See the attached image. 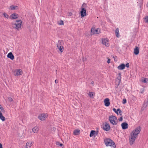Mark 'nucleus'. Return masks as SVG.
Returning a JSON list of instances; mask_svg holds the SVG:
<instances>
[{
    "instance_id": "9d476101",
    "label": "nucleus",
    "mask_w": 148,
    "mask_h": 148,
    "mask_svg": "<svg viewBox=\"0 0 148 148\" xmlns=\"http://www.w3.org/2000/svg\"><path fill=\"white\" fill-rule=\"evenodd\" d=\"M18 136L20 138L22 139L24 138L25 133L24 131H20L18 133Z\"/></svg>"
},
{
    "instance_id": "79ce46f5",
    "label": "nucleus",
    "mask_w": 148,
    "mask_h": 148,
    "mask_svg": "<svg viewBox=\"0 0 148 148\" xmlns=\"http://www.w3.org/2000/svg\"><path fill=\"white\" fill-rule=\"evenodd\" d=\"M123 117H120V118L119 119V120L120 121H122L123 120Z\"/></svg>"
},
{
    "instance_id": "b1692460",
    "label": "nucleus",
    "mask_w": 148,
    "mask_h": 148,
    "mask_svg": "<svg viewBox=\"0 0 148 148\" xmlns=\"http://www.w3.org/2000/svg\"><path fill=\"white\" fill-rule=\"evenodd\" d=\"M80 133V130H75L73 131V134L75 135H78Z\"/></svg>"
},
{
    "instance_id": "4be33fe9",
    "label": "nucleus",
    "mask_w": 148,
    "mask_h": 148,
    "mask_svg": "<svg viewBox=\"0 0 148 148\" xmlns=\"http://www.w3.org/2000/svg\"><path fill=\"white\" fill-rule=\"evenodd\" d=\"M148 104V98L147 99L146 101H145L144 104L143 105V107L142 108V109H144L146 108L147 106V105Z\"/></svg>"
},
{
    "instance_id": "f8f14e48",
    "label": "nucleus",
    "mask_w": 148,
    "mask_h": 148,
    "mask_svg": "<svg viewBox=\"0 0 148 148\" xmlns=\"http://www.w3.org/2000/svg\"><path fill=\"white\" fill-rule=\"evenodd\" d=\"M9 9L10 10H17L18 9V7L16 5H12L9 7Z\"/></svg>"
},
{
    "instance_id": "9b49d317",
    "label": "nucleus",
    "mask_w": 148,
    "mask_h": 148,
    "mask_svg": "<svg viewBox=\"0 0 148 148\" xmlns=\"http://www.w3.org/2000/svg\"><path fill=\"white\" fill-rule=\"evenodd\" d=\"M104 105L106 107L109 106L110 104V99L108 98H106L103 101Z\"/></svg>"
},
{
    "instance_id": "ea45409f",
    "label": "nucleus",
    "mask_w": 148,
    "mask_h": 148,
    "mask_svg": "<svg viewBox=\"0 0 148 148\" xmlns=\"http://www.w3.org/2000/svg\"><path fill=\"white\" fill-rule=\"evenodd\" d=\"M68 15L69 16H70L72 15V13L71 12H69L68 13Z\"/></svg>"
},
{
    "instance_id": "7ed1b4c3",
    "label": "nucleus",
    "mask_w": 148,
    "mask_h": 148,
    "mask_svg": "<svg viewBox=\"0 0 148 148\" xmlns=\"http://www.w3.org/2000/svg\"><path fill=\"white\" fill-rule=\"evenodd\" d=\"M88 5L86 3H84L81 6V10L80 12L82 18H83L86 15V9L87 8Z\"/></svg>"
},
{
    "instance_id": "4468645a",
    "label": "nucleus",
    "mask_w": 148,
    "mask_h": 148,
    "mask_svg": "<svg viewBox=\"0 0 148 148\" xmlns=\"http://www.w3.org/2000/svg\"><path fill=\"white\" fill-rule=\"evenodd\" d=\"M98 134L97 132H96L95 131L92 130L91 131L90 134V137L92 136L95 137Z\"/></svg>"
},
{
    "instance_id": "cd10ccee",
    "label": "nucleus",
    "mask_w": 148,
    "mask_h": 148,
    "mask_svg": "<svg viewBox=\"0 0 148 148\" xmlns=\"http://www.w3.org/2000/svg\"><path fill=\"white\" fill-rule=\"evenodd\" d=\"M115 33L116 34V36L119 38L120 36V35L119 33V29L118 28H117L115 30Z\"/></svg>"
},
{
    "instance_id": "49530a36",
    "label": "nucleus",
    "mask_w": 148,
    "mask_h": 148,
    "mask_svg": "<svg viewBox=\"0 0 148 148\" xmlns=\"http://www.w3.org/2000/svg\"><path fill=\"white\" fill-rule=\"evenodd\" d=\"M146 5H147V7H148V2H147V3Z\"/></svg>"
},
{
    "instance_id": "aec40b11",
    "label": "nucleus",
    "mask_w": 148,
    "mask_h": 148,
    "mask_svg": "<svg viewBox=\"0 0 148 148\" xmlns=\"http://www.w3.org/2000/svg\"><path fill=\"white\" fill-rule=\"evenodd\" d=\"M88 95L91 98H93L95 96V93L93 92H90L88 93Z\"/></svg>"
},
{
    "instance_id": "58836bf2",
    "label": "nucleus",
    "mask_w": 148,
    "mask_h": 148,
    "mask_svg": "<svg viewBox=\"0 0 148 148\" xmlns=\"http://www.w3.org/2000/svg\"><path fill=\"white\" fill-rule=\"evenodd\" d=\"M8 99L9 101H10L12 102V101H13V99L11 97H9L8 98Z\"/></svg>"
},
{
    "instance_id": "f257e3e1",
    "label": "nucleus",
    "mask_w": 148,
    "mask_h": 148,
    "mask_svg": "<svg viewBox=\"0 0 148 148\" xmlns=\"http://www.w3.org/2000/svg\"><path fill=\"white\" fill-rule=\"evenodd\" d=\"M141 127L140 126H138L131 132L129 138V144L130 145H132L134 144L136 139L138 137V135L141 131Z\"/></svg>"
},
{
    "instance_id": "393cba45",
    "label": "nucleus",
    "mask_w": 148,
    "mask_h": 148,
    "mask_svg": "<svg viewBox=\"0 0 148 148\" xmlns=\"http://www.w3.org/2000/svg\"><path fill=\"white\" fill-rule=\"evenodd\" d=\"M141 82L146 83H148V79L146 78H143L141 80Z\"/></svg>"
},
{
    "instance_id": "e433bc0d",
    "label": "nucleus",
    "mask_w": 148,
    "mask_h": 148,
    "mask_svg": "<svg viewBox=\"0 0 148 148\" xmlns=\"http://www.w3.org/2000/svg\"><path fill=\"white\" fill-rule=\"evenodd\" d=\"M145 90V89L144 88H143L140 89V92L141 93H143Z\"/></svg>"
},
{
    "instance_id": "09e8293b",
    "label": "nucleus",
    "mask_w": 148,
    "mask_h": 148,
    "mask_svg": "<svg viewBox=\"0 0 148 148\" xmlns=\"http://www.w3.org/2000/svg\"><path fill=\"white\" fill-rule=\"evenodd\" d=\"M83 61H85V60L84 59V60H83Z\"/></svg>"
},
{
    "instance_id": "a211bd4d",
    "label": "nucleus",
    "mask_w": 148,
    "mask_h": 148,
    "mask_svg": "<svg viewBox=\"0 0 148 148\" xmlns=\"http://www.w3.org/2000/svg\"><path fill=\"white\" fill-rule=\"evenodd\" d=\"M7 56L8 58H10L11 60H14V56L11 52H10L8 54Z\"/></svg>"
},
{
    "instance_id": "c03bdc74",
    "label": "nucleus",
    "mask_w": 148,
    "mask_h": 148,
    "mask_svg": "<svg viewBox=\"0 0 148 148\" xmlns=\"http://www.w3.org/2000/svg\"><path fill=\"white\" fill-rule=\"evenodd\" d=\"M0 148H3L2 145L1 143H0Z\"/></svg>"
},
{
    "instance_id": "2eb2a0df",
    "label": "nucleus",
    "mask_w": 148,
    "mask_h": 148,
    "mask_svg": "<svg viewBox=\"0 0 148 148\" xmlns=\"http://www.w3.org/2000/svg\"><path fill=\"white\" fill-rule=\"evenodd\" d=\"M33 142L32 141L27 142L26 144L25 147L24 148H30L33 145Z\"/></svg>"
},
{
    "instance_id": "412c9836",
    "label": "nucleus",
    "mask_w": 148,
    "mask_h": 148,
    "mask_svg": "<svg viewBox=\"0 0 148 148\" xmlns=\"http://www.w3.org/2000/svg\"><path fill=\"white\" fill-rule=\"evenodd\" d=\"M104 129L106 131H109L110 129V127L109 124H106L104 127Z\"/></svg>"
},
{
    "instance_id": "37998d69",
    "label": "nucleus",
    "mask_w": 148,
    "mask_h": 148,
    "mask_svg": "<svg viewBox=\"0 0 148 148\" xmlns=\"http://www.w3.org/2000/svg\"><path fill=\"white\" fill-rule=\"evenodd\" d=\"M108 58V61H107V63H108V64H109L110 63V59L109 58Z\"/></svg>"
},
{
    "instance_id": "c85d7f7f",
    "label": "nucleus",
    "mask_w": 148,
    "mask_h": 148,
    "mask_svg": "<svg viewBox=\"0 0 148 148\" xmlns=\"http://www.w3.org/2000/svg\"><path fill=\"white\" fill-rule=\"evenodd\" d=\"M5 112L4 109L0 104V113H4Z\"/></svg>"
},
{
    "instance_id": "39448f33",
    "label": "nucleus",
    "mask_w": 148,
    "mask_h": 148,
    "mask_svg": "<svg viewBox=\"0 0 148 148\" xmlns=\"http://www.w3.org/2000/svg\"><path fill=\"white\" fill-rule=\"evenodd\" d=\"M109 120L111 124L114 125L117 124L118 120L116 117L114 116L111 115L109 117Z\"/></svg>"
},
{
    "instance_id": "20e7f679",
    "label": "nucleus",
    "mask_w": 148,
    "mask_h": 148,
    "mask_svg": "<svg viewBox=\"0 0 148 148\" xmlns=\"http://www.w3.org/2000/svg\"><path fill=\"white\" fill-rule=\"evenodd\" d=\"M104 143L107 146H113L115 148L116 147L114 143L111 139L109 138H106L104 139Z\"/></svg>"
},
{
    "instance_id": "4c0bfd02",
    "label": "nucleus",
    "mask_w": 148,
    "mask_h": 148,
    "mask_svg": "<svg viewBox=\"0 0 148 148\" xmlns=\"http://www.w3.org/2000/svg\"><path fill=\"white\" fill-rule=\"evenodd\" d=\"M126 100L125 99H124L123 100L122 103L123 104H125L126 103Z\"/></svg>"
},
{
    "instance_id": "de8ad7c7",
    "label": "nucleus",
    "mask_w": 148,
    "mask_h": 148,
    "mask_svg": "<svg viewBox=\"0 0 148 148\" xmlns=\"http://www.w3.org/2000/svg\"><path fill=\"white\" fill-rule=\"evenodd\" d=\"M91 84H94V82L93 81L92 82Z\"/></svg>"
},
{
    "instance_id": "bb28decb",
    "label": "nucleus",
    "mask_w": 148,
    "mask_h": 148,
    "mask_svg": "<svg viewBox=\"0 0 148 148\" xmlns=\"http://www.w3.org/2000/svg\"><path fill=\"white\" fill-rule=\"evenodd\" d=\"M3 113H0V119L3 121H4L5 120V118L3 116L2 114Z\"/></svg>"
},
{
    "instance_id": "7c9ffc66",
    "label": "nucleus",
    "mask_w": 148,
    "mask_h": 148,
    "mask_svg": "<svg viewBox=\"0 0 148 148\" xmlns=\"http://www.w3.org/2000/svg\"><path fill=\"white\" fill-rule=\"evenodd\" d=\"M3 15L5 18H7L8 19L10 17L5 12H4L3 14Z\"/></svg>"
},
{
    "instance_id": "6e6552de",
    "label": "nucleus",
    "mask_w": 148,
    "mask_h": 148,
    "mask_svg": "<svg viewBox=\"0 0 148 148\" xmlns=\"http://www.w3.org/2000/svg\"><path fill=\"white\" fill-rule=\"evenodd\" d=\"M48 116V115L47 114H40L38 117L39 119L41 121L45 120Z\"/></svg>"
},
{
    "instance_id": "423d86ee",
    "label": "nucleus",
    "mask_w": 148,
    "mask_h": 148,
    "mask_svg": "<svg viewBox=\"0 0 148 148\" xmlns=\"http://www.w3.org/2000/svg\"><path fill=\"white\" fill-rule=\"evenodd\" d=\"M91 32L92 34H100L101 32V29L99 28L96 29L95 27H92L91 29Z\"/></svg>"
},
{
    "instance_id": "f704fd0d",
    "label": "nucleus",
    "mask_w": 148,
    "mask_h": 148,
    "mask_svg": "<svg viewBox=\"0 0 148 148\" xmlns=\"http://www.w3.org/2000/svg\"><path fill=\"white\" fill-rule=\"evenodd\" d=\"M56 144L58 146H62L63 145L62 144L60 143L59 142H57L56 143Z\"/></svg>"
},
{
    "instance_id": "1a4fd4ad",
    "label": "nucleus",
    "mask_w": 148,
    "mask_h": 148,
    "mask_svg": "<svg viewBox=\"0 0 148 148\" xmlns=\"http://www.w3.org/2000/svg\"><path fill=\"white\" fill-rule=\"evenodd\" d=\"M101 43L106 47H108L109 45V40L107 38H103L101 39Z\"/></svg>"
},
{
    "instance_id": "a19ab883",
    "label": "nucleus",
    "mask_w": 148,
    "mask_h": 148,
    "mask_svg": "<svg viewBox=\"0 0 148 148\" xmlns=\"http://www.w3.org/2000/svg\"><path fill=\"white\" fill-rule=\"evenodd\" d=\"M129 63H128L126 64L125 66L127 68H128L129 67Z\"/></svg>"
},
{
    "instance_id": "ddd939ff",
    "label": "nucleus",
    "mask_w": 148,
    "mask_h": 148,
    "mask_svg": "<svg viewBox=\"0 0 148 148\" xmlns=\"http://www.w3.org/2000/svg\"><path fill=\"white\" fill-rule=\"evenodd\" d=\"M18 17V14L16 13H14L10 15V19H15Z\"/></svg>"
},
{
    "instance_id": "2f4dec72",
    "label": "nucleus",
    "mask_w": 148,
    "mask_h": 148,
    "mask_svg": "<svg viewBox=\"0 0 148 148\" xmlns=\"http://www.w3.org/2000/svg\"><path fill=\"white\" fill-rule=\"evenodd\" d=\"M58 23L59 25H63L64 24V22L62 20H60V21H58Z\"/></svg>"
},
{
    "instance_id": "f3484780",
    "label": "nucleus",
    "mask_w": 148,
    "mask_h": 148,
    "mask_svg": "<svg viewBox=\"0 0 148 148\" xmlns=\"http://www.w3.org/2000/svg\"><path fill=\"white\" fill-rule=\"evenodd\" d=\"M32 130L33 132L37 133L39 131V128L38 126H36L32 129Z\"/></svg>"
},
{
    "instance_id": "5701e85b",
    "label": "nucleus",
    "mask_w": 148,
    "mask_h": 148,
    "mask_svg": "<svg viewBox=\"0 0 148 148\" xmlns=\"http://www.w3.org/2000/svg\"><path fill=\"white\" fill-rule=\"evenodd\" d=\"M134 53L136 55H137L139 53V50L138 47H135V48L134 50Z\"/></svg>"
},
{
    "instance_id": "c756f323",
    "label": "nucleus",
    "mask_w": 148,
    "mask_h": 148,
    "mask_svg": "<svg viewBox=\"0 0 148 148\" xmlns=\"http://www.w3.org/2000/svg\"><path fill=\"white\" fill-rule=\"evenodd\" d=\"M118 76L117 78L119 80V83L121 81V73H119L118 74Z\"/></svg>"
},
{
    "instance_id": "dca6fc26",
    "label": "nucleus",
    "mask_w": 148,
    "mask_h": 148,
    "mask_svg": "<svg viewBox=\"0 0 148 148\" xmlns=\"http://www.w3.org/2000/svg\"><path fill=\"white\" fill-rule=\"evenodd\" d=\"M121 126L123 130H125L128 128V125L127 123L124 122L121 124Z\"/></svg>"
},
{
    "instance_id": "6ab92c4d",
    "label": "nucleus",
    "mask_w": 148,
    "mask_h": 148,
    "mask_svg": "<svg viewBox=\"0 0 148 148\" xmlns=\"http://www.w3.org/2000/svg\"><path fill=\"white\" fill-rule=\"evenodd\" d=\"M125 65L124 64H121L120 65L118 66L117 68V69L119 70H122L125 69Z\"/></svg>"
},
{
    "instance_id": "a878e982",
    "label": "nucleus",
    "mask_w": 148,
    "mask_h": 148,
    "mask_svg": "<svg viewBox=\"0 0 148 148\" xmlns=\"http://www.w3.org/2000/svg\"><path fill=\"white\" fill-rule=\"evenodd\" d=\"M58 48L59 49V51L61 52H62L63 51L64 49V47L62 46H60L58 44L57 45Z\"/></svg>"
},
{
    "instance_id": "0eeeda50",
    "label": "nucleus",
    "mask_w": 148,
    "mask_h": 148,
    "mask_svg": "<svg viewBox=\"0 0 148 148\" xmlns=\"http://www.w3.org/2000/svg\"><path fill=\"white\" fill-rule=\"evenodd\" d=\"M23 73V71L21 69H16L13 72V74L15 76L21 75Z\"/></svg>"
},
{
    "instance_id": "473e14b6",
    "label": "nucleus",
    "mask_w": 148,
    "mask_h": 148,
    "mask_svg": "<svg viewBox=\"0 0 148 148\" xmlns=\"http://www.w3.org/2000/svg\"><path fill=\"white\" fill-rule=\"evenodd\" d=\"M144 20L145 22V23H148V16H145L144 18Z\"/></svg>"
},
{
    "instance_id": "c9c22d12",
    "label": "nucleus",
    "mask_w": 148,
    "mask_h": 148,
    "mask_svg": "<svg viewBox=\"0 0 148 148\" xmlns=\"http://www.w3.org/2000/svg\"><path fill=\"white\" fill-rule=\"evenodd\" d=\"M113 110L115 113H116L117 114L118 112V111H117V109L116 110L115 108H114L113 109Z\"/></svg>"
},
{
    "instance_id": "a18cd8bd",
    "label": "nucleus",
    "mask_w": 148,
    "mask_h": 148,
    "mask_svg": "<svg viewBox=\"0 0 148 148\" xmlns=\"http://www.w3.org/2000/svg\"><path fill=\"white\" fill-rule=\"evenodd\" d=\"M55 82L57 84L58 83V81H57V80H55Z\"/></svg>"
},
{
    "instance_id": "72a5a7b5",
    "label": "nucleus",
    "mask_w": 148,
    "mask_h": 148,
    "mask_svg": "<svg viewBox=\"0 0 148 148\" xmlns=\"http://www.w3.org/2000/svg\"><path fill=\"white\" fill-rule=\"evenodd\" d=\"M117 111H118L117 115H121L122 114H121V113L122 111H121V109L119 108L118 109Z\"/></svg>"
},
{
    "instance_id": "f03ea898",
    "label": "nucleus",
    "mask_w": 148,
    "mask_h": 148,
    "mask_svg": "<svg viewBox=\"0 0 148 148\" xmlns=\"http://www.w3.org/2000/svg\"><path fill=\"white\" fill-rule=\"evenodd\" d=\"M22 23L21 20H16L11 23V25L13 28L19 30L21 29Z\"/></svg>"
}]
</instances>
